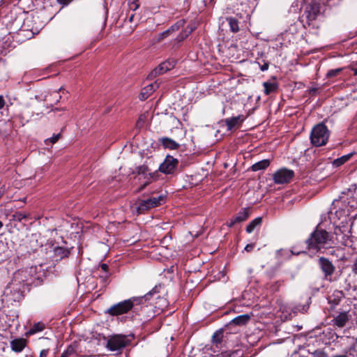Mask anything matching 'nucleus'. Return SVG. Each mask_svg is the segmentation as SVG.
I'll list each match as a JSON object with an SVG mask.
<instances>
[{
	"instance_id": "46",
	"label": "nucleus",
	"mask_w": 357,
	"mask_h": 357,
	"mask_svg": "<svg viewBox=\"0 0 357 357\" xmlns=\"http://www.w3.org/2000/svg\"><path fill=\"white\" fill-rule=\"evenodd\" d=\"M73 0H56V1L62 5L63 6H66L72 2Z\"/></svg>"
},
{
	"instance_id": "22",
	"label": "nucleus",
	"mask_w": 357,
	"mask_h": 357,
	"mask_svg": "<svg viewBox=\"0 0 357 357\" xmlns=\"http://www.w3.org/2000/svg\"><path fill=\"white\" fill-rule=\"evenodd\" d=\"M77 343L74 342L69 344L67 349L62 353L60 357H77Z\"/></svg>"
},
{
	"instance_id": "32",
	"label": "nucleus",
	"mask_w": 357,
	"mask_h": 357,
	"mask_svg": "<svg viewBox=\"0 0 357 357\" xmlns=\"http://www.w3.org/2000/svg\"><path fill=\"white\" fill-rule=\"evenodd\" d=\"M150 172L149 167L146 165H142L136 168V173L138 175H143L144 178H148V173Z\"/></svg>"
},
{
	"instance_id": "35",
	"label": "nucleus",
	"mask_w": 357,
	"mask_h": 357,
	"mask_svg": "<svg viewBox=\"0 0 357 357\" xmlns=\"http://www.w3.org/2000/svg\"><path fill=\"white\" fill-rule=\"evenodd\" d=\"M147 119V115L146 114H142L135 124L136 128L140 130L145 126V123Z\"/></svg>"
},
{
	"instance_id": "30",
	"label": "nucleus",
	"mask_w": 357,
	"mask_h": 357,
	"mask_svg": "<svg viewBox=\"0 0 357 357\" xmlns=\"http://www.w3.org/2000/svg\"><path fill=\"white\" fill-rule=\"evenodd\" d=\"M45 328V325L43 322L35 323L28 331V335H33L36 333L43 331Z\"/></svg>"
},
{
	"instance_id": "56",
	"label": "nucleus",
	"mask_w": 357,
	"mask_h": 357,
	"mask_svg": "<svg viewBox=\"0 0 357 357\" xmlns=\"http://www.w3.org/2000/svg\"><path fill=\"white\" fill-rule=\"evenodd\" d=\"M333 357H348V356L346 355H337V356H334Z\"/></svg>"
},
{
	"instance_id": "28",
	"label": "nucleus",
	"mask_w": 357,
	"mask_h": 357,
	"mask_svg": "<svg viewBox=\"0 0 357 357\" xmlns=\"http://www.w3.org/2000/svg\"><path fill=\"white\" fill-rule=\"evenodd\" d=\"M354 153H350L346 155H344L338 158L335 159L333 161V165L335 167H338L346 163L349 161L351 157L353 156Z\"/></svg>"
},
{
	"instance_id": "37",
	"label": "nucleus",
	"mask_w": 357,
	"mask_h": 357,
	"mask_svg": "<svg viewBox=\"0 0 357 357\" xmlns=\"http://www.w3.org/2000/svg\"><path fill=\"white\" fill-rule=\"evenodd\" d=\"M343 70L342 68H335L329 70L327 72L326 77L328 78H332L337 76Z\"/></svg>"
},
{
	"instance_id": "58",
	"label": "nucleus",
	"mask_w": 357,
	"mask_h": 357,
	"mask_svg": "<svg viewBox=\"0 0 357 357\" xmlns=\"http://www.w3.org/2000/svg\"><path fill=\"white\" fill-rule=\"evenodd\" d=\"M132 18H133V15H132V16L130 17V22H132Z\"/></svg>"
},
{
	"instance_id": "33",
	"label": "nucleus",
	"mask_w": 357,
	"mask_h": 357,
	"mask_svg": "<svg viewBox=\"0 0 357 357\" xmlns=\"http://www.w3.org/2000/svg\"><path fill=\"white\" fill-rule=\"evenodd\" d=\"M227 21L229 22L230 29L232 32H238L239 31L238 27V21L234 17H229L227 18Z\"/></svg>"
},
{
	"instance_id": "54",
	"label": "nucleus",
	"mask_w": 357,
	"mask_h": 357,
	"mask_svg": "<svg viewBox=\"0 0 357 357\" xmlns=\"http://www.w3.org/2000/svg\"><path fill=\"white\" fill-rule=\"evenodd\" d=\"M160 82L158 80L155 81L154 83L149 84L150 85H154L155 91L159 88Z\"/></svg>"
},
{
	"instance_id": "5",
	"label": "nucleus",
	"mask_w": 357,
	"mask_h": 357,
	"mask_svg": "<svg viewBox=\"0 0 357 357\" xmlns=\"http://www.w3.org/2000/svg\"><path fill=\"white\" fill-rule=\"evenodd\" d=\"M165 197L159 195L158 197H152L146 199H138L133 204L132 208L137 215L144 214L151 208L160 206L164 202Z\"/></svg>"
},
{
	"instance_id": "27",
	"label": "nucleus",
	"mask_w": 357,
	"mask_h": 357,
	"mask_svg": "<svg viewBox=\"0 0 357 357\" xmlns=\"http://www.w3.org/2000/svg\"><path fill=\"white\" fill-rule=\"evenodd\" d=\"M153 91H155L154 85L148 84L142 89V91L139 93V99L141 100H144L147 99Z\"/></svg>"
},
{
	"instance_id": "42",
	"label": "nucleus",
	"mask_w": 357,
	"mask_h": 357,
	"mask_svg": "<svg viewBox=\"0 0 357 357\" xmlns=\"http://www.w3.org/2000/svg\"><path fill=\"white\" fill-rule=\"evenodd\" d=\"M195 29V26L194 25H188L185 29V31L188 36H189L194 30Z\"/></svg>"
},
{
	"instance_id": "44",
	"label": "nucleus",
	"mask_w": 357,
	"mask_h": 357,
	"mask_svg": "<svg viewBox=\"0 0 357 357\" xmlns=\"http://www.w3.org/2000/svg\"><path fill=\"white\" fill-rule=\"evenodd\" d=\"M61 134L59 133L57 135H54L53 137H52L51 138L49 139V140L52 143V144H54L56 143L59 139L61 137Z\"/></svg>"
},
{
	"instance_id": "23",
	"label": "nucleus",
	"mask_w": 357,
	"mask_h": 357,
	"mask_svg": "<svg viewBox=\"0 0 357 357\" xmlns=\"http://www.w3.org/2000/svg\"><path fill=\"white\" fill-rule=\"evenodd\" d=\"M271 164V160L269 159H264L261 161L255 162L250 167V169L252 172H257L259 170H264L268 167H269Z\"/></svg>"
},
{
	"instance_id": "21",
	"label": "nucleus",
	"mask_w": 357,
	"mask_h": 357,
	"mask_svg": "<svg viewBox=\"0 0 357 357\" xmlns=\"http://www.w3.org/2000/svg\"><path fill=\"white\" fill-rule=\"evenodd\" d=\"M162 288V285L160 284L155 285L151 291H149L147 294H146L143 296H138V298H142V304L143 306H146V302L149 301L151 297L157 294L160 292V289Z\"/></svg>"
},
{
	"instance_id": "17",
	"label": "nucleus",
	"mask_w": 357,
	"mask_h": 357,
	"mask_svg": "<svg viewBox=\"0 0 357 357\" xmlns=\"http://www.w3.org/2000/svg\"><path fill=\"white\" fill-rule=\"evenodd\" d=\"M55 261H60L64 258H68L70 255V249L62 246H56L53 250Z\"/></svg>"
},
{
	"instance_id": "25",
	"label": "nucleus",
	"mask_w": 357,
	"mask_h": 357,
	"mask_svg": "<svg viewBox=\"0 0 357 357\" xmlns=\"http://www.w3.org/2000/svg\"><path fill=\"white\" fill-rule=\"evenodd\" d=\"M349 317L347 312H341L334 318L335 325L339 328H342L348 321Z\"/></svg>"
},
{
	"instance_id": "40",
	"label": "nucleus",
	"mask_w": 357,
	"mask_h": 357,
	"mask_svg": "<svg viewBox=\"0 0 357 357\" xmlns=\"http://www.w3.org/2000/svg\"><path fill=\"white\" fill-rule=\"evenodd\" d=\"M188 35L186 34L185 31H183L182 32H181L176 38V40L178 42V43H181L182 41H183L185 38H188Z\"/></svg>"
},
{
	"instance_id": "13",
	"label": "nucleus",
	"mask_w": 357,
	"mask_h": 357,
	"mask_svg": "<svg viewBox=\"0 0 357 357\" xmlns=\"http://www.w3.org/2000/svg\"><path fill=\"white\" fill-rule=\"evenodd\" d=\"M185 22L184 20H180L177 21L176 23H174L173 25H172L169 29L159 33L157 38V42L160 43L165 38L169 37L172 33L177 31L180 28L184 26Z\"/></svg>"
},
{
	"instance_id": "36",
	"label": "nucleus",
	"mask_w": 357,
	"mask_h": 357,
	"mask_svg": "<svg viewBox=\"0 0 357 357\" xmlns=\"http://www.w3.org/2000/svg\"><path fill=\"white\" fill-rule=\"evenodd\" d=\"M222 337H223L222 332L220 331H216L212 337L213 342L216 344H220L222 341Z\"/></svg>"
},
{
	"instance_id": "51",
	"label": "nucleus",
	"mask_w": 357,
	"mask_h": 357,
	"mask_svg": "<svg viewBox=\"0 0 357 357\" xmlns=\"http://www.w3.org/2000/svg\"><path fill=\"white\" fill-rule=\"evenodd\" d=\"M236 223H238L237 222H234V217L227 222V226L229 227H232Z\"/></svg>"
},
{
	"instance_id": "57",
	"label": "nucleus",
	"mask_w": 357,
	"mask_h": 357,
	"mask_svg": "<svg viewBox=\"0 0 357 357\" xmlns=\"http://www.w3.org/2000/svg\"><path fill=\"white\" fill-rule=\"evenodd\" d=\"M3 224L1 221H0V229L3 227Z\"/></svg>"
},
{
	"instance_id": "11",
	"label": "nucleus",
	"mask_w": 357,
	"mask_h": 357,
	"mask_svg": "<svg viewBox=\"0 0 357 357\" xmlns=\"http://www.w3.org/2000/svg\"><path fill=\"white\" fill-rule=\"evenodd\" d=\"M128 344L126 337L122 335L112 336L107 340L106 347L112 351H116L126 347Z\"/></svg>"
},
{
	"instance_id": "10",
	"label": "nucleus",
	"mask_w": 357,
	"mask_h": 357,
	"mask_svg": "<svg viewBox=\"0 0 357 357\" xmlns=\"http://www.w3.org/2000/svg\"><path fill=\"white\" fill-rule=\"evenodd\" d=\"M176 60L172 58L168 59L164 62L159 64L148 75V78L151 79L157 76L162 75L167 71L173 69L176 65Z\"/></svg>"
},
{
	"instance_id": "3",
	"label": "nucleus",
	"mask_w": 357,
	"mask_h": 357,
	"mask_svg": "<svg viewBox=\"0 0 357 357\" xmlns=\"http://www.w3.org/2000/svg\"><path fill=\"white\" fill-rule=\"evenodd\" d=\"M330 132L324 123L315 125L310 133V142L314 146H321L326 144L328 141Z\"/></svg>"
},
{
	"instance_id": "4",
	"label": "nucleus",
	"mask_w": 357,
	"mask_h": 357,
	"mask_svg": "<svg viewBox=\"0 0 357 357\" xmlns=\"http://www.w3.org/2000/svg\"><path fill=\"white\" fill-rule=\"evenodd\" d=\"M321 15V4L316 0H306L304 4V10L302 17L305 18V22L303 26L306 28V24L310 26L312 22L317 20Z\"/></svg>"
},
{
	"instance_id": "45",
	"label": "nucleus",
	"mask_w": 357,
	"mask_h": 357,
	"mask_svg": "<svg viewBox=\"0 0 357 357\" xmlns=\"http://www.w3.org/2000/svg\"><path fill=\"white\" fill-rule=\"evenodd\" d=\"M254 248H255V243H249L245 245L244 250L247 252H251L253 250Z\"/></svg>"
},
{
	"instance_id": "39",
	"label": "nucleus",
	"mask_w": 357,
	"mask_h": 357,
	"mask_svg": "<svg viewBox=\"0 0 357 357\" xmlns=\"http://www.w3.org/2000/svg\"><path fill=\"white\" fill-rule=\"evenodd\" d=\"M138 0H129L128 4L130 10H136L139 5L137 3Z\"/></svg>"
},
{
	"instance_id": "38",
	"label": "nucleus",
	"mask_w": 357,
	"mask_h": 357,
	"mask_svg": "<svg viewBox=\"0 0 357 357\" xmlns=\"http://www.w3.org/2000/svg\"><path fill=\"white\" fill-rule=\"evenodd\" d=\"M14 220L17 221H22L23 219L26 218V215L25 213H23L22 212H16L13 215Z\"/></svg>"
},
{
	"instance_id": "41",
	"label": "nucleus",
	"mask_w": 357,
	"mask_h": 357,
	"mask_svg": "<svg viewBox=\"0 0 357 357\" xmlns=\"http://www.w3.org/2000/svg\"><path fill=\"white\" fill-rule=\"evenodd\" d=\"M281 286L280 281H276L270 285V289L272 291H277Z\"/></svg>"
},
{
	"instance_id": "2",
	"label": "nucleus",
	"mask_w": 357,
	"mask_h": 357,
	"mask_svg": "<svg viewBox=\"0 0 357 357\" xmlns=\"http://www.w3.org/2000/svg\"><path fill=\"white\" fill-rule=\"evenodd\" d=\"M331 234L324 229H316L310 234V237L306 239L305 243L308 250H319L321 245H331Z\"/></svg>"
},
{
	"instance_id": "31",
	"label": "nucleus",
	"mask_w": 357,
	"mask_h": 357,
	"mask_svg": "<svg viewBox=\"0 0 357 357\" xmlns=\"http://www.w3.org/2000/svg\"><path fill=\"white\" fill-rule=\"evenodd\" d=\"M100 267L103 271V274L99 277L101 278L102 281L105 282L110 276V273H109V266L107 264L102 263L100 265Z\"/></svg>"
},
{
	"instance_id": "1",
	"label": "nucleus",
	"mask_w": 357,
	"mask_h": 357,
	"mask_svg": "<svg viewBox=\"0 0 357 357\" xmlns=\"http://www.w3.org/2000/svg\"><path fill=\"white\" fill-rule=\"evenodd\" d=\"M143 307L142 304V298L138 296H132L128 299L118 302L111 305L105 312V314L112 317H119L123 314H129L131 316L124 317V321L126 320H133L134 318L139 315V310Z\"/></svg>"
},
{
	"instance_id": "15",
	"label": "nucleus",
	"mask_w": 357,
	"mask_h": 357,
	"mask_svg": "<svg viewBox=\"0 0 357 357\" xmlns=\"http://www.w3.org/2000/svg\"><path fill=\"white\" fill-rule=\"evenodd\" d=\"M236 3L243 12L251 13L258 4V0H236Z\"/></svg>"
},
{
	"instance_id": "55",
	"label": "nucleus",
	"mask_w": 357,
	"mask_h": 357,
	"mask_svg": "<svg viewBox=\"0 0 357 357\" xmlns=\"http://www.w3.org/2000/svg\"><path fill=\"white\" fill-rule=\"evenodd\" d=\"M291 252H292L294 255H299L300 253H302L303 252H301V251L295 252V251H294V250H291Z\"/></svg>"
},
{
	"instance_id": "53",
	"label": "nucleus",
	"mask_w": 357,
	"mask_h": 357,
	"mask_svg": "<svg viewBox=\"0 0 357 357\" xmlns=\"http://www.w3.org/2000/svg\"><path fill=\"white\" fill-rule=\"evenodd\" d=\"M5 105V100L2 96H0V109H2Z\"/></svg>"
},
{
	"instance_id": "12",
	"label": "nucleus",
	"mask_w": 357,
	"mask_h": 357,
	"mask_svg": "<svg viewBox=\"0 0 357 357\" xmlns=\"http://www.w3.org/2000/svg\"><path fill=\"white\" fill-rule=\"evenodd\" d=\"M178 165V159L174 158L170 155H167L163 162L159 166L158 171L165 174H173L175 172Z\"/></svg>"
},
{
	"instance_id": "20",
	"label": "nucleus",
	"mask_w": 357,
	"mask_h": 357,
	"mask_svg": "<svg viewBox=\"0 0 357 357\" xmlns=\"http://www.w3.org/2000/svg\"><path fill=\"white\" fill-rule=\"evenodd\" d=\"M26 344V340L24 338L15 339L10 342V347L13 351L21 352Z\"/></svg>"
},
{
	"instance_id": "34",
	"label": "nucleus",
	"mask_w": 357,
	"mask_h": 357,
	"mask_svg": "<svg viewBox=\"0 0 357 357\" xmlns=\"http://www.w3.org/2000/svg\"><path fill=\"white\" fill-rule=\"evenodd\" d=\"M158 177V172L155 171L153 173H151L149 172L148 173V178H146V181L139 188V191H142L144 189H145V188L146 187V185L148 184H149L152 180L153 179H156Z\"/></svg>"
},
{
	"instance_id": "8",
	"label": "nucleus",
	"mask_w": 357,
	"mask_h": 357,
	"mask_svg": "<svg viewBox=\"0 0 357 357\" xmlns=\"http://www.w3.org/2000/svg\"><path fill=\"white\" fill-rule=\"evenodd\" d=\"M318 265L324 274V278L326 280L333 282V275L335 271V266L326 257H320L318 259Z\"/></svg>"
},
{
	"instance_id": "48",
	"label": "nucleus",
	"mask_w": 357,
	"mask_h": 357,
	"mask_svg": "<svg viewBox=\"0 0 357 357\" xmlns=\"http://www.w3.org/2000/svg\"><path fill=\"white\" fill-rule=\"evenodd\" d=\"M317 91H318L317 88L312 87V88L309 89L307 90V92L309 93L310 95L314 96H316Z\"/></svg>"
},
{
	"instance_id": "14",
	"label": "nucleus",
	"mask_w": 357,
	"mask_h": 357,
	"mask_svg": "<svg viewBox=\"0 0 357 357\" xmlns=\"http://www.w3.org/2000/svg\"><path fill=\"white\" fill-rule=\"evenodd\" d=\"M31 275L27 269L18 270L15 272L12 281L22 284L23 287L27 284V282L29 280Z\"/></svg>"
},
{
	"instance_id": "43",
	"label": "nucleus",
	"mask_w": 357,
	"mask_h": 357,
	"mask_svg": "<svg viewBox=\"0 0 357 357\" xmlns=\"http://www.w3.org/2000/svg\"><path fill=\"white\" fill-rule=\"evenodd\" d=\"M299 311V312H305L306 311V306L305 305H296L294 308V312Z\"/></svg>"
},
{
	"instance_id": "24",
	"label": "nucleus",
	"mask_w": 357,
	"mask_h": 357,
	"mask_svg": "<svg viewBox=\"0 0 357 357\" xmlns=\"http://www.w3.org/2000/svg\"><path fill=\"white\" fill-rule=\"evenodd\" d=\"M250 216V208H243L234 217V222L240 223L246 220Z\"/></svg>"
},
{
	"instance_id": "16",
	"label": "nucleus",
	"mask_w": 357,
	"mask_h": 357,
	"mask_svg": "<svg viewBox=\"0 0 357 357\" xmlns=\"http://www.w3.org/2000/svg\"><path fill=\"white\" fill-rule=\"evenodd\" d=\"M245 118L243 115H238L231 118H227L224 120L227 126V130H232L236 126H239L244 121Z\"/></svg>"
},
{
	"instance_id": "7",
	"label": "nucleus",
	"mask_w": 357,
	"mask_h": 357,
	"mask_svg": "<svg viewBox=\"0 0 357 357\" xmlns=\"http://www.w3.org/2000/svg\"><path fill=\"white\" fill-rule=\"evenodd\" d=\"M346 230L340 227H336L334 229L333 234H331V247L336 245L351 246L352 241L350 239L351 236L345 234Z\"/></svg>"
},
{
	"instance_id": "29",
	"label": "nucleus",
	"mask_w": 357,
	"mask_h": 357,
	"mask_svg": "<svg viewBox=\"0 0 357 357\" xmlns=\"http://www.w3.org/2000/svg\"><path fill=\"white\" fill-rule=\"evenodd\" d=\"M262 223V218L257 217L252 220L246 227L245 230L248 233H252L257 226H260Z\"/></svg>"
},
{
	"instance_id": "49",
	"label": "nucleus",
	"mask_w": 357,
	"mask_h": 357,
	"mask_svg": "<svg viewBox=\"0 0 357 357\" xmlns=\"http://www.w3.org/2000/svg\"><path fill=\"white\" fill-rule=\"evenodd\" d=\"M351 270H352L353 273H354L355 275H357V259L354 261V262L352 265V267H351Z\"/></svg>"
},
{
	"instance_id": "6",
	"label": "nucleus",
	"mask_w": 357,
	"mask_h": 357,
	"mask_svg": "<svg viewBox=\"0 0 357 357\" xmlns=\"http://www.w3.org/2000/svg\"><path fill=\"white\" fill-rule=\"evenodd\" d=\"M24 287L22 284L11 282L6 287L3 296L8 301L19 302L24 297Z\"/></svg>"
},
{
	"instance_id": "26",
	"label": "nucleus",
	"mask_w": 357,
	"mask_h": 357,
	"mask_svg": "<svg viewBox=\"0 0 357 357\" xmlns=\"http://www.w3.org/2000/svg\"><path fill=\"white\" fill-rule=\"evenodd\" d=\"M264 87V94L268 96L272 93H275L278 89V84L277 82H265L263 83Z\"/></svg>"
},
{
	"instance_id": "47",
	"label": "nucleus",
	"mask_w": 357,
	"mask_h": 357,
	"mask_svg": "<svg viewBox=\"0 0 357 357\" xmlns=\"http://www.w3.org/2000/svg\"><path fill=\"white\" fill-rule=\"evenodd\" d=\"M49 349H42L40 352L39 357H47L49 354Z\"/></svg>"
},
{
	"instance_id": "52",
	"label": "nucleus",
	"mask_w": 357,
	"mask_h": 357,
	"mask_svg": "<svg viewBox=\"0 0 357 357\" xmlns=\"http://www.w3.org/2000/svg\"><path fill=\"white\" fill-rule=\"evenodd\" d=\"M351 69L353 71L354 74L355 75H357V63L355 64H353Z\"/></svg>"
},
{
	"instance_id": "19",
	"label": "nucleus",
	"mask_w": 357,
	"mask_h": 357,
	"mask_svg": "<svg viewBox=\"0 0 357 357\" xmlns=\"http://www.w3.org/2000/svg\"><path fill=\"white\" fill-rule=\"evenodd\" d=\"M251 319V316L248 314L238 315L234 318L229 325H235L238 326H245Z\"/></svg>"
},
{
	"instance_id": "50",
	"label": "nucleus",
	"mask_w": 357,
	"mask_h": 357,
	"mask_svg": "<svg viewBox=\"0 0 357 357\" xmlns=\"http://www.w3.org/2000/svg\"><path fill=\"white\" fill-rule=\"evenodd\" d=\"M269 65L268 63H264L263 65L260 66V69L261 71H266L268 69Z\"/></svg>"
},
{
	"instance_id": "18",
	"label": "nucleus",
	"mask_w": 357,
	"mask_h": 357,
	"mask_svg": "<svg viewBox=\"0 0 357 357\" xmlns=\"http://www.w3.org/2000/svg\"><path fill=\"white\" fill-rule=\"evenodd\" d=\"M159 142L161 143L165 149L169 150H177L180 145L176 141L167 137H163L159 139Z\"/></svg>"
},
{
	"instance_id": "9",
	"label": "nucleus",
	"mask_w": 357,
	"mask_h": 357,
	"mask_svg": "<svg viewBox=\"0 0 357 357\" xmlns=\"http://www.w3.org/2000/svg\"><path fill=\"white\" fill-rule=\"evenodd\" d=\"M294 176L295 173L293 170L283 167L273 174V179L275 184H286L290 183Z\"/></svg>"
}]
</instances>
